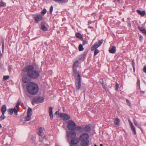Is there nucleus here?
I'll return each instance as SVG.
<instances>
[{"label": "nucleus", "instance_id": "f704fd0d", "mask_svg": "<svg viewBox=\"0 0 146 146\" xmlns=\"http://www.w3.org/2000/svg\"><path fill=\"white\" fill-rule=\"evenodd\" d=\"M5 114H2V115L0 116V121L3 120L5 118Z\"/></svg>", "mask_w": 146, "mask_h": 146}, {"label": "nucleus", "instance_id": "6e6d98bb", "mask_svg": "<svg viewBox=\"0 0 146 146\" xmlns=\"http://www.w3.org/2000/svg\"><path fill=\"white\" fill-rule=\"evenodd\" d=\"M47 43L46 42H44V44L45 45H47Z\"/></svg>", "mask_w": 146, "mask_h": 146}, {"label": "nucleus", "instance_id": "7c9ffc66", "mask_svg": "<svg viewBox=\"0 0 146 146\" xmlns=\"http://www.w3.org/2000/svg\"><path fill=\"white\" fill-rule=\"evenodd\" d=\"M8 113L11 115H12L13 113V108H10L8 110Z\"/></svg>", "mask_w": 146, "mask_h": 146}, {"label": "nucleus", "instance_id": "f03ea898", "mask_svg": "<svg viewBox=\"0 0 146 146\" xmlns=\"http://www.w3.org/2000/svg\"><path fill=\"white\" fill-rule=\"evenodd\" d=\"M79 61L77 60L74 62L72 66V71L73 76L75 78V85L76 87V90L78 91L81 86V76L79 72L77 71V69Z\"/></svg>", "mask_w": 146, "mask_h": 146}, {"label": "nucleus", "instance_id": "69168bd1", "mask_svg": "<svg viewBox=\"0 0 146 146\" xmlns=\"http://www.w3.org/2000/svg\"><path fill=\"white\" fill-rule=\"evenodd\" d=\"M27 45H28V43H27Z\"/></svg>", "mask_w": 146, "mask_h": 146}, {"label": "nucleus", "instance_id": "423d86ee", "mask_svg": "<svg viewBox=\"0 0 146 146\" xmlns=\"http://www.w3.org/2000/svg\"><path fill=\"white\" fill-rule=\"evenodd\" d=\"M44 101V98L41 96L36 97L33 99L31 103L33 105L35 103L38 104L42 103Z\"/></svg>", "mask_w": 146, "mask_h": 146}, {"label": "nucleus", "instance_id": "c03bdc74", "mask_svg": "<svg viewBox=\"0 0 146 146\" xmlns=\"http://www.w3.org/2000/svg\"><path fill=\"white\" fill-rule=\"evenodd\" d=\"M134 123L135 125H138V123L137 121L135 120L134 119Z\"/></svg>", "mask_w": 146, "mask_h": 146}, {"label": "nucleus", "instance_id": "473e14b6", "mask_svg": "<svg viewBox=\"0 0 146 146\" xmlns=\"http://www.w3.org/2000/svg\"><path fill=\"white\" fill-rule=\"evenodd\" d=\"M137 85L139 87V89H140V81L139 78H137Z\"/></svg>", "mask_w": 146, "mask_h": 146}, {"label": "nucleus", "instance_id": "79ce46f5", "mask_svg": "<svg viewBox=\"0 0 146 146\" xmlns=\"http://www.w3.org/2000/svg\"><path fill=\"white\" fill-rule=\"evenodd\" d=\"M88 43V42L86 41V40H84L83 41V45H84Z\"/></svg>", "mask_w": 146, "mask_h": 146}, {"label": "nucleus", "instance_id": "9b49d317", "mask_svg": "<svg viewBox=\"0 0 146 146\" xmlns=\"http://www.w3.org/2000/svg\"><path fill=\"white\" fill-rule=\"evenodd\" d=\"M88 52V50L85 51L83 54L80 55L79 60H82V61L84 60L85 59V57L87 55Z\"/></svg>", "mask_w": 146, "mask_h": 146}, {"label": "nucleus", "instance_id": "39448f33", "mask_svg": "<svg viewBox=\"0 0 146 146\" xmlns=\"http://www.w3.org/2000/svg\"><path fill=\"white\" fill-rule=\"evenodd\" d=\"M103 40L102 39L99 41L98 42H96L92 46L91 48V51H94V56H96L97 54L99 53L100 51L97 48L100 46L103 42Z\"/></svg>", "mask_w": 146, "mask_h": 146}, {"label": "nucleus", "instance_id": "7ed1b4c3", "mask_svg": "<svg viewBox=\"0 0 146 146\" xmlns=\"http://www.w3.org/2000/svg\"><path fill=\"white\" fill-rule=\"evenodd\" d=\"M79 140L81 146H89V136L88 133H84L82 134L79 137Z\"/></svg>", "mask_w": 146, "mask_h": 146}, {"label": "nucleus", "instance_id": "a211bd4d", "mask_svg": "<svg viewBox=\"0 0 146 146\" xmlns=\"http://www.w3.org/2000/svg\"><path fill=\"white\" fill-rule=\"evenodd\" d=\"M82 128L83 129L82 130H84L86 132L89 131L91 129L90 127V126L88 125H86L85 126L84 128L83 127ZM82 131H83V130H82Z\"/></svg>", "mask_w": 146, "mask_h": 146}, {"label": "nucleus", "instance_id": "0eeeda50", "mask_svg": "<svg viewBox=\"0 0 146 146\" xmlns=\"http://www.w3.org/2000/svg\"><path fill=\"white\" fill-rule=\"evenodd\" d=\"M33 18L36 23H38L40 21H42L43 19L42 16L39 13L33 15Z\"/></svg>", "mask_w": 146, "mask_h": 146}, {"label": "nucleus", "instance_id": "f3484780", "mask_svg": "<svg viewBox=\"0 0 146 146\" xmlns=\"http://www.w3.org/2000/svg\"><path fill=\"white\" fill-rule=\"evenodd\" d=\"M7 110L6 106L5 105H3L1 107V110L2 112V113L5 114V112Z\"/></svg>", "mask_w": 146, "mask_h": 146}, {"label": "nucleus", "instance_id": "e433bc0d", "mask_svg": "<svg viewBox=\"0 0 146 146\" xmlns=\"http://www.w3.org/2000/svg\"><path fill=\"white\" fill-rule=\"evenodd\" d=\"M6 6V4L5 3L2 1L0 2V7H2L3 6L5 7Z\"/></svg>", "mask_w": 146, "mask_h": 146}, {"label": "nucleus", "instance_id": "3c124183", "mask_svg": "<svg viewBox=\"0 0 146 146\" xmlns=\"http://www.w3.org/2000/svg\"><path fill=\"white\" fill-rule=\"evenodd\" d=\"M129 123H130V126H131V125H133V124H132V123L130 121H129Z\"/></svg>", "mask_w": 146, "mask_h": 146}, {"label": "nucleus", "instance_id": "a18cd8bd", "mask_svg": "<svg viewBox=\"0 0 146 146\" xmlns=\"http://www.w3.org/2000/svg\"><path fill=\"white\" fill-rule=\"evenodd\" d=\"M91 15L92 16H93L94 17V18H95V16H96L97 14L96 13H92Z\"/></svg>", "mask_w": 146, "mask_h": 146}, {"label": "nucleus", "instance_id": "052dcab7", "mask_svg": "<svg viewBox=\"0 0 146 146\" xmlns=\"http://www.w3.org/2000/svg\"><path fill=\"white\" fill-rule=\"evenodd\" d=\"M94 146H97V145L96 144V143H95L94 144Z\"/></svg>", "mask_w": 146, "mask_h": 146}, {"label": "nucleus", "instance_id": "b1692460", "mask_svg": "<svg viewBox=\"0 0 146 146\" xmlns=\"http://www.w3.org/2000/svg\"><path fill=\"white\" fill-rule=\"evenodd\" d=\"M31 115L29 114H27V116L25 117V121H28L30 120L31 119Z\"/></svg>", "mask_w": 146, "mask_h": 146}, {"label": "nucleus", "instance_id": "a878e982", "mask_svg": "<svg viewBox=\"0 0 146 146\" xmlns=\"http://www.w3.org/2000/svg\"><path fill=\"white\" fill-rule=\"evenodd\" d=\"M135 62H134V60L133 59L132 60V66L133 67V70L134 72H135Z\"/></svg>", "mask_w": 146, "mask_h": 146}, {"label": "nucleus", "instance_id": "dca6fc26", "mask_svg": "<svg viewBox=\"0 0 146 146\" xmlns=\"http://www.w3.org/2000/svg\"><path fill=\"white\" fill-rule=\"evenodd\" d=\"M116 51V47L114 46H112L111 48L109 50V52L112 54L114 53Z\"/></svg>", "mask_w": 146, "mask_h": 146}, {"label": "nucleus", "instance_id": "58836bf2", "mask_svg": "<svg viewBox=\"0 0 146 146\" xmlns=\"http://www.w3.org/2000/svg\"><path fill=\"white\" fill-rule=\"evenodd\" d=\"M53 10V7L52 6H51L50 9V14H52V12Z\"/></svg>", "mask_w": 146, "mask_h": 146}, {"label": "nucleus", "instance_id": "864d4df0", "mask_svg": "<svg viewBox=\"0 0 146 146\" xmlns=\"http://www.w3.org/2000/svg\"><path fill=\"white\" fill-rule=\"evenodd\" d=\"M102 17V16L101 15H100L99 17V19L100 20L101 19V17Z\"/></svg>", "mask_w": 146, "mask_h": 146}, {"label": "nucleus", "instance_id": "5fc2aeb1", "mask_svg": "<svg viewBox=\"0 0 146 146\" xmlns=\"http://www.w3.org/2000/svg\"><path fill=\"white\" fill-rule=\"evenodd\" d=\"M59 113V112L58 111H56L55 112V114L56 115Z\"/></svg>", "mask_w": 146, "mask_h": 146}, {"label": "nucleus", "instance_id": "1a4fd4ad", "mask_svg": "<svg viewBox=\"0 0 146 146\" xmlns=\"http://www.w3.org/2000/svg\"><path fill=\"white\" fill-rule=\"evenodd\" d=\"M59 116L61 118H63L64 120H68L70 117V116L68 114L64 113H60Z\"/></svg>", "mask_w": 146, "mask_h": 146}, {"label": "nucleus", "instance_id": "2eb2a0df", "mask_svg": "<svg viewBox=\"0 0 146 146\" xmlns=\"http://www.w3.org/2000/svg\"><path fill=\"white\" fill-rule=\"evenodd\" d=\"M78 143V142L76 138L72 139L71 140V143L70 145H75Z\"/></svg>", "mask_w": 146, "mask_h": 146}, {"label": "nucleus", "instance_id": "c9c22d12", "mask_svg": "<svg viewBox=\"0 0 146 146\" xmlns=\"http://www.w3.org/2000/svg\"><path fill=\"white\" fill-rule=\"evenodd\" d=\"M119 84L117 83L116 82L115 83V90L117 91L118 90L119 87Z\"/></svg>", "mask_w": 146, "mask_h": 146}, {"label": "nucleus", "instance_id": "de8ad7c7", "mask_svg": "<svg viewBox=\"0 0 146 146\" xmlns=\"http://www.w3.org/2000/svg\"><path fill=\"white\" fill-rule=\"evenodd\" d=\"M143 39V37L141 36H140L139 37V40L140 41H141Z\"/></svg>", "mask_w": 146, "mask_h": 146}, {"label": "nucleus", "instance_id": "0e129e2a", "mask_svg": "<svg viewBox=\"0 0 146 146\" xmlns=\"http://www.w3.org/2000/svg\"><path fill=\"white\" fill-rule=\"evenodd\" d=\"M73 145H70V146H74Z\"/></svg>", "mask_w": 146, "mask_h": 146}, {"label": "nucleus", "instance_id": "f8f14e48", "mask_svg": "<svg viewBox=\"0 0 146 146\" xmlns=\"http://www.w3.org/2000/svg\"><path fill=\"white\" fill-rule=\"evenodd\" d=\"M100 82L103 88L106 91H108V89L107 88L106 84L104 83V81L103 79H100Z\"/></svg>", "mask_w": 146, "mask_h": 146}, {"label": "nucleus", "instance_id": "6e6552de", "mask_svg": "<svg viewBox=\"0 0 146 146\" xmlns=\"http://www.w3.org/2000/svg\"><path fill=\"white\" fill-rule=\"evenodd\" d=\"M66 135L68 139L76 138V133L74 131H67Z\"/></svg>", "mask_w": 146, "mask_h": 146}, {"label": "nucleus", "instance_id": "ea45409f", "mask_svg": "<svg viewBox=\"0 0 146 146\" xmlns=\"http://www.w3.org/2000/svg\"><path fill=\"white\" fill-rule=\"evenodd\" d=\"M126 102H127L128 105L129 106H131V105L130 103V101H129V100H128V99H126Z\"/></svg>", "mask_w": 146, "mask_h": 146}, {"label": "nucleus", "instance_id": "2f4dec72", "mask_svg": "<svg viewBox=\"0 0 146 146\" xmlns=\"http://www.w3.org/2000/svg\"><path fill=\"white\" fill-rule=\"evenodd\" d=\"M84 49V48L83 47V46L82 44H80L78 46V50L79 51H81L83 50Z\"/></svg>", "mask_w": 146, "mask_h": 146}, {"label": "nucleus", "instance_id": "e2e57ef3", "mask_svg": "<svg viewBox=\"0 0 146 146\" xmlns=\"http://www.w3.org/2000/svg\"><path fill=\"white\" fill-rule=\"evenodd\" d=\"M46 137V136L45 135H44V137H43V138H45Z\"/></svg>", "mask_w": 146, "mask_h": 146}, {"label": "nucleus", "instance_id": "f257e3e1", "mask_svg": "<svg viewBox=\"0 0 146 146\" xmlns=\"http://www.w3.org/2000/svg\"><path fill=\"white\" fill-rule=\"evenodd\" d=\"M21 75L22 77L23 82L28 83L26 88L28 93L33 95L37 94L39 90L38 85L35 82H29L31 79H35L38 78L40 75V71L35 70L33 65H29L23 69Z\"/></svg>", "mask_w": 146, "mask_h": 146}, {"label": "nucleus", "instance_id": "680f3d73", "mask_svg": "<svg viewBox=\"0 0 146 146\" xmlns=\"http://www.w3.org/2000/svg\"><path fill=\"white\" fill-rule=\"evenodd\" d=\"M117 1H118V2L119 3L120 2V0H117Z\"/></svg>", "mask_w": 146, "mask_h": 146}, {"label": "nucleus", "instance_id": "20e7f679", "mask_svg": "<svg viewBox=\"0 0 146 146\" xmlns=\"http://www.w3.org/2000/svg\"><path fill=\"white\" fill-rule=\"evenodd\" d=\"M67 127L68 129L71 131L77 130L82 131L83 129L82 127L78 126L73 121L69 120L67 121Z\"/></svg>", "mask_w": 146, "mask_h": 146}, {"label": "nucleus", "instance_id": "393cba45", "mask_svg": "<svg viewBox=\"0 0 146 146\" xmlns=\"http://www.w3.org/2000/svg\"><path fill=\"white\" fill-rule=\"evenodd\" d=\"M1 43L2 44V51L3 52L4 50V39L3 38L2 39Z\"/></svg>", "mask_w": 146, "mask_h": 146}, {"label": "nucleus", "instance_id": "ddd939ff", "mask_svg": "<svg viewBox=\"0 0 146 146\" xmlns=\"http://www.w3.org/2000/svg\"><path fill=\"white\" fill-rule=\"evenodd\" d=\"M52 109L53 108L52 107H49L48 108V112L50 118L51 120L53 118V115L52 111Z\"/></svg>", "mask_w": 146, "mask_h": 146}, {"label": "nucleus", "instance_id": "c756f323", "mask_svg": "<svg viewBox=\"0 0 146 146\" xmlns=\"http://www.w3.org/2000/svg\"><path fill=\"white\" fill-rule=\"evenodd\" d=\"M32 110L31 108H29L28 110V111H27V114L29 115H32Z\"/></svg>", "mask_w": 146, "mask_h": 146}, {"label": "nucleus", "instance_id": "72a5a7b5", "mask_svg": "<svg viewBox=\"0 0 146 146\" xmlns=\"http://www.w3.org/2000/svg\"><path fill=\"white\" fill-rule=\"evenodd\" d=\"M46 12V9H44L41 13V15H44Z\"/></svg>", "mask_w": 146, "mask_h": 146}, {"label": "nucleus", "instance_id": "a19ab883", "mask_svg": "<svg viewBox=\"0 0 146 146\" xmlns=\"http://www.w3.org/2000/svg\"><path fill=\"white\" fill-rule=\"evenodd\" d=\"M8 67L9 70V72H11V69H12V68H11V65H8Z\"/></svg>", "mask_w": 146, "mask_h": 146}, {"label": "nucleus", "instance_id": "5701e85b", "mask_svg": "<svg viewBox=\"0 0 146 146\" xmlns=\"http://www.w3.org/2000/svg\"><path fill=\"white\" fill-rule=\"evenodd\" d=\"M114 123L117 125H119L120 123V119L119 118H115V119Z\"/></svg>", "mask_w": 146, "mask_h": 146}, {"label": "nucleus", "instance_id": "4d7b16f0", "mask_svg": "<svg viewBox=\"0 0 146 146\" xmlns=\"http://www.w3.org/2000/svg\"><path fill=\"white\" fill-rule=\"evenodd\" d=\"M140 91L142 93V94H143L144 93V91H141V90H140Z\"/></svg>", "mask_w": 146, "mask_h": 146}, {"label": "nucleus", "instance_id": "603ef678", "mask_svg": "<svg viewBox=\"0 0 146 146\" xmlns=\"http://www.w3.org/2000/svg\"><path fill=\"white\" fill-rule=\"evenodd\" d=\"M88 28H89L90 29H92L93 28V27H91V26H89L88 27Z\"/></svg>", "mask_w": 146, "mask_h": 146}, {"label": "nucleus", "instance_id": "bb28decb", "mask_svg": "<svg viewBox=\"0 0 146 146\" xmlns=\"http://www.w3.org/2000/svg\"><path fill=\"white\" fill-rule=\"evenodd\" d=\"M19 109H16L15 107L13 108V112H14L15 115H17L18 112L19 111Z\"/></svg>", "mask_w": 146, "mask_h": 146}, {"label": "nucleus", "instance_id": "aec40b11", "mask_svg": "<svg viewBox=\"0 0 146 146\" xmlns=\"http://www.w3.org/2000/svg\"><path fill=\"white\" fill-rule=\"evenodd\" d=\"M137 13L139 15H141V16H143L146 14L145 11H142L140 10H137Z\"/></svg>", "mask_w": 146, "mask_h": 146}, {"label": "nucleus", "instance_id": "49530a36", "mask_svg": "<svg viewBox=\"0 0 146 146\" xmlns=\"http://www.w3.org/2000/svg\"><path fill=\"white\" fill-rule=\"evenodd\" d=\"M127 25L129 27H131V23L130 21H128L127 22Z\"/></svg>", "mask_w": 146, "mask_h": 146}, {"label": "nucleus", "instance_id": "4be33fe9", "mask_svg": "<svg viewBox=\"0 0 146 146\" xmlns=\"http://www.w3.org/2000/svg\"><path fill=\"white\" fill-rule=\"evenodd\" d=\"M76 36L79 39H83V37L79 33H77L76 34Z\"/></svg>", "mask_w": 146, "mask_h": 146}, {"label": "nucleus", "instance_id": "bf43d9fd", "mask_svg": "<svg viewBox=\"0 0 146 146\" xmlns=\"http://www.w3.org/2000/svg\"><path fill=\"white\" fill-rule=\"evenodd\" d=\"M100 146H103V145L102 144H100Z\"/></svg>", "mask_w": 146, "mask_h": 146}, {"label": "nucleus", "instance_id": "412c9836", "mask_svg": "<svg viewBox=\"0 0 146 146\" xmlns=\"http://www.w3.org/2000/svg\"><path fill=\"white\" fill-rule=\"evenodd\" d=\"M53 1L59 3H66L68 0H53Z\"/></svg>", "mask_w": 146, "mask_h": 146}, {"label": "nucleus", "instance_id": "4468645a", "mask_svg": "<svg viewBox=\"0 0 146 146\" xmlns=\"http://www.w3.org/2000/svg\"><path fill=\"white\" fill-rule=\"evenodd\" d=\"M39 131L38 134L39 136L42 137L44 135V133L43 131H44V129L42 127H40L39 128Z\"/></svg>", "mask_w": 146, "mask_h": 146}, {"label": "nucleus", "instance_id": "09e8293b", "mask_svg": "<svg viewBox=\"0 0 146 146\" xmlns=\"http://www.w3.org/2000/svg\"><path fill=\"white\" fill-rule=\"evenodd\" d=\"M35 139V137H31V139H30V140L31 141H34Z\"/></svg>", "mask_w": 146, "mask_h": 146}, {"label": "nucleus", "instance_id": "8fccbe9b", "mask_svg": "<svg viewBox=\"0 0 146 146\" xmlns=\"http://www.w3.org/2000/svg\"><path fill=\"white\" fill-rule=\"evenodd\" d=\"M92 23V22L90 21H89L88 23V25H89Z\"/></svg>", "mask_w": 146, "mask_h": 146}, {"label": "nucleus", "instance_id": "6ab92c4d", "mask_svg": "<svg viewBox=\"0 0 146 146\" xmlns=\"http://www.w3.org/2000/svg\"><path fill=\"white\" fill-rule=\"evenodd\" d=\"M138 29L140 31L144 34L146 35V30L145 29H143L142 27L139 26L138 27Z\"/></svg>", "mask_w": 146, "mask_h": 146}, {"label": "nucleus", "instance_id": "4c0bfd02", "mask_svg": "<svg viewBox=\"0 0 146 146\" xmlns=\"http://www.w3.org/2000/svg\"><path fill=\"white\" fill-rule=\"evenodd\" d=\"M9 77V76H4L3 78V80H6L8 79Z\"/></svg>", "mask_w": 146, "mask_h": 146}, {"label": "nucleus", "instance_id": "9d476101", "mask_svg": "<svg viewBox=\"0 0 146 146\" xmlns=\"http://www.w3.org/2000/svg\"><path fill=\"white\" fill-rule=\"evenodd\" d=\"M46 24L43 21L41 22L40 27L42 30L44 31H47L48 30V28L46 27Z\"/></svg>", "mask_w": 146, "mask_h": 146}, {"label": "nucleus", "instance_id": "37998d69", "mask_svg": "<svg viewBox=\"0 0 146 146\" xmlns=\"http://www.w3.org/2000/svg\"><path fill=\"white\" fill-rule=\"evenodd\" d=\"M143 71L144 72L146 73V65H145L143 68Z\"/></svg>", "mask_w": 146, "mask_h": 146}, {"label": "nucleus", "instance_id": "13d9d810", "mask_svg": "<svg viewBox=\"0 0 146 146\" xmlns=\"http://www.w3.org/2000/svg\"><path fill=\"white\" fill-rule=\"evenodd\" d=\"M2 126L1 124L0 123V128H2Z\"/></svg>", "mask_w": 146, "mask_h": 146}, {"label": "nucleus", "instance_id": "cd10ccee", "mask_svg": "<svg viewBox=\"0 0 146 146\" xmlns=\"http://www.w3.org/2000/svg\"><path fill=\"white\" fill-rule=\"evenodd\" d=\"M131 128V130L133 131L134 134L135 135L136 134V132L135 130V128L134 127L133 125H132L131 126H130Z\"/></svg>", "mask_w": 146, "mask_h": 146}, {"label": "nucleus", "instance_id": "c85d7f7f", "mask_svg": "<svg viewBox=\"0 0 146 146\" xmlns=\"http://www.w3.org/2000/svg\"><path fill=\"white\" fill-rule=\"evenodd\" d=\"M21 103V102L20 101H18L17 103H16L15 105V108L16 109H19V106H20V104Z\"/></svg>", "mask_w": 146, "mask_h": 146}]
</instances>
